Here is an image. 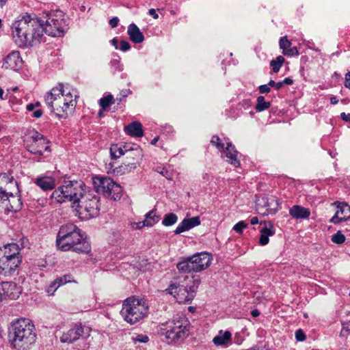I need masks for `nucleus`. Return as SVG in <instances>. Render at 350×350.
<instances>
[{
    "instance_id": "f257e3e1",
    "label": "nucleus",
    "mask_w": 350,
    "mask_h": 350,
    "mask_svg": "<svg viewBox=\"0 0 350 350\" xmlns=\"http://www.w3.org/2000/svg\"><path fill=\"white\" fill-rule=\"evenodd\" d=\"M56 246L63 252L72 251L79 254L88 253L90 245L85 233L73 224L62 226L57 234Z\"/></svg>"
},
{
    "instance_id": "f03ea898",
    "label": "nucleus",
    "mask_w": 350,
    "mask_h": 350,
    "mask_svg": "<svg viewBox=\"0 0 350 350\" xmlns=\"http://www.w3.org/2000/svg\"><path fill=\"white\" fill-rule=\"evenodd\" d=\"M36 330L29 319L14 320L8 329L10 345L16 350H28L36 341Z\"/></svg>"
},
{
    "instance_id": "7ed1b4c3",
    "label": "nucleus",
    "mask_w": 350,
    "mask_h": 350,
    "mask_svg": "<svg viewBox=\"0 0 350 350\" xmlns=\"http://www.w3.org/2000/svg\"><path fill=\"white\" fill-rule=\"evenodd\" d=\"M87 190L88 187L81 180H64L63 184L52 192L51 199L57 204L70 202L75 204Z\"/></svg>"
},
{
    "instance_id": "20e7f679",
    "label": "nucleus",
    "mask_w": 350,
    "mask_h": 350,
    "mask_svg": "<svg viewBox=\"0 0 350 350\" xmlns=\"http://www.w3.org/2000/svg\"><path fill=\"white\" fill-rule=\"evenodd\" d=\"M148 311L146 299L132 296L123 301L120 314L126 323L134 325L148 317Z\"/></svg>"
},
{
    "instance_id": "39448f33",
    "label": "nucleus",
    "mask_w": 350,
    "mask_h": 350,
    "mask_svg": "<svg viewBox=\"0 0 350 350\" xmlns=\"http://www.w3.org/2000/svg\"><path fill=\"white\" fill-rule=\"evenodd\" d=\"M18 244L10 243L0 247V275H11L18 267L22 256Z\"/></svg>"
},
{
    "instance_id": "423d86ee",
    "label": "nucleus",
    "mask_w": 350,
    "mask_h": 350,
    "mask_svg": "<svg viewBox=\"0 0 350 350\" xmlns=\"http://www.w3.org/2000/svg\"><path fill=\"white\" fill-rule=\"evenodd\" d=\"M44 100L51 111L59 119L67 118L69 113L75 110L77 103L75 100H64L62 96L50 92L45 94Z\"/></svg>"
},
{
    "instance_id": "0eeeda50",
    "label": "nucleus",
    "mask_w": 350,
    "mask_h": 350,
    "mask_svg": "<svg viewBox=\"0 0 350 350\" xmlns=\"http://www.w3.org/2000/svg\"><path fill=\"white\" fill-rule=\"evenodd\" d=\"M190 322L183 314L176 316L165 332L168 343H178L183 341L189 334Z\"/></svg>"
},
{
    "instance_id": "6e6552de",
    "label": "nucleus",
    "mask_w": 350,
    "mask_h": 350,
    "mask_svg": "<svg viewBox=\"0 0 350 350\" xmlns=\"http://www.w3.org/2000/svg\"><path fill=\"white\" fill-rule=\"evenodd\" d=\"M100 197L96 191L88 189L77 203V212L83 219H89L99 215Z\"/></svg>"
},
{
    "instance_id": "1a4fd4ad",
    "label": "nucleus",
    "mask_w": 350,
    "mask_h": 350,
    "mask_svg": "<svg viewBox=\"0 0 350 350\" xmlns=\"http://www.w3.org/2000/svg\"><path fill=\"white\" fill-rule=\"evenodd\" d=\"M92 183L96 193L98 194L101 193L107 198L116 201L120 200L122 196L121 186L109 177H93Z\"/></svg>"
},
{
    "instance_id": "9d476101",
    "label": "nucleus",
    "mask_w": 350,
    "mask_h": 350,
    "mask_svg": "<svg viewBox=\"0 0 350 350\" xmlns=\"http://www.w3.org/2000/svg\"><path fill=\"white\" fill-rule=\"evenodd\" d=\"M64 17V12L59 10L46 13L42 18L46 25V34L53 37L62 36L67 26Z\"/></svg>"
},
{
    "instance_id": "9b49d317",
    "label": "nucleus",
    "mask_w": 350,
    "mask_h": 350,
    "mask_svg": "<svg viewBox=\"0 0 350 350\" xmlns=\"http://www.w3.org/2000/svg\"><path fill=\"white\" fill-rule=\"evenodd\" d=\"M30 24L27 14L21 19L14 21L12 26V36L15 44L20 48L25 49L31 46Z\"/></svg>"
},
{
    "instance_id": "f8f14e48",
    "label": "nucleus",
    "mask_w": 350,
    "mask_h": 350,
    "mask_svg": "<svg viewBox=\"0 0 350 350\" xmlns=\"http://www.w3.org/2000/svg\"><path fill=\"white\" fill-rule=\"evenodd\" d=\"M211 144L219 151H223L227 158V161L235 167L241 165V162L237 156L239 152L235 149L228 138L221 139L218 135H215L211 139Z\"/></svg>"
},
{
    "instance_id": "ddd939ff",
    "label": "nucleus",
    "mask_w": 350,
    "mask_h": 350,
    "mask_svg": "<svg viewBox=\"0 0 350 350\" xmlns=\"http://www.w3.org/2000/svg\"><path fill=\"white\" fill-rule=\"evenodd\" d=\"M49 142L44 136L33 131L26 140L27 150L31 154L42 155L44 151L50 150Z\"/></svg>"
},
{
    "instance_id": "4468645a",
    "label": "nucleus",
    "mask_w": 350,
    "mask_h": 350,
    "mask_svg": "<svg viewBox=\"0 0 350 350\" xmlns=\"http://www.w3.org/2000/svg\"><path fill=\"white\" fill-rule=\"evenodd\" d=\"M90 329L85 327L81 323L72 324L70 327L63 332L60 341L63 343H73L80 338H85L90 336Z\"/></svg>"
},
{
    "instance_id": "2eb2a0df",
    "label": "nucleus",
    "mask_w": 350,
    "mask_h": 350,
    "mask_svg": "<svg viewBox=\"0 0 350 350\" xmlns=\"http://www.w3.org/2000/svg\"><path fill=\"white\" fill-rule=\"evenodd\" d=\"M167 290L180 304H189L195 297L194 291H190L189 285L180 284L179 282L172 283Z\"/></svg>"
},
{
    "instance_id": "dca6fc26",
    "label": "nucleus",
    "mask_w": 350,
    "mask_h": 350,
    "mask_svg": "<svg viewBox=\"0 0 350 350\" xmlns=\"http://www.w3.org/2000/svg\"><path fill=\"white\" fill-rule=\"evenodd\" d=\"M27 18L30 24L31 43L33 42H40L44 33H46V25L44 23V19L31 18L29 14H27Z\"/></svg>"
},
{
    "instance_id": "f3484780",
    "label": "nucleus",
    "mask_w": 350,
    "mask_h": 350,
    "mask_svg": "<svg viewBox=\"0 0 350 350\" xmlns=\"http://www.w3.org/2000/svg\"><path fill=\"white\" fill-rule=\"evenodd\" d=\"M49 92L58 94L59 96H62L64 100L68 98L77 101V99L79 98L78 90L69 83H58L57 85L53 87Z\"/></svg>"
},
{
    "instance_id": "a211bd4d",
    "label": "nucleus",
    "mask_w": 350,
    "mask_h": 350,
    "mask_svg": "<svg viewBox=\"0 0 350 350\" xmlns=\"http://www.w3.org/2000/svg\"><path fill=\"white\" fill-rule=\"evenodd\" d=\"M334 205L336 206V211L329 219L330 223L338 224L350 219V206L347 203L335 202Z\"/></svg>"
},
{
    "instance_id": "6ab92c4d",
    "label": "nucleus",
    "mask_w": 350,
    "mask_h": 350,
    "mask_svg": "<svg viewBox=\"0 0 350 350\" xmlns=\"http://www.w3.org/2000/svg\"><path fill=\"white\" fill-rule=\"evenodd\" d=\"M23 64V61L21 57L20 52L13 51L3 59L1 67L4 69L17 70L22 68Z\"/></svg>"
},
{
    "instance_id": "aec40b11",
    "label": "nucleus",
    "mask_w": 350,
    "mask_h": 350,
    "mask_svg": "<svg viewBox=\"0 0 350 350\" xmlns=\"http://www.w3.org/2000/svg\"><path fill=\"white\" fill-rule=\"evenodd\" d=\"M191 260L193 262L196 267V271H202L208 268L212 260V256L208 252H198L191 256Z\"/></svg>"
},
{
    "instance_id": "412c9836",
    "label": "nucleus",
    "mask_w": 350,
    "mask_h": 350,
    "mask_svg": "<svg viewBox=\"0 0 350 350\" xmlns=\"http://www.w3.org/2000/svg\"><path fill=\"white\" fill-rule=\"evenodd\" d=\"M2 294L4 299H16L21 294L22 288L13 282H3L1 283Z\"/></svg>"
},
{
    "instance_id": "4be33fe9",
    "label": "nucleus",
    "mask_w": 350,
    "mask_h": 350,
    "mask_svg": "<svg viewBox=\"0 0 350 350\" xmlns=\"http://www.w3.org/2000/svg\"><path fill=\"white\" fill-rule=\"evenodd\" d=\"M200 217L196 216L189 219L185 218L176 227L174 231L175 234H179L182 232L188 231L191 228L200 224Z\"/></svg>"
},
{
    "instance_id": "5701e85b",
    "label": "nucleus",
    "mask_w": 350,
    "mask_h": 350,
    "mask_svg": "<svg viewBox=\"0 0 350 350\" xmlns=\"http://www.w3.org/2000/svg\"><path fill=\"white\" fill-rule=\"evenodd\" d=\"M260 233L258 243L260 245L265 246L269 242V237L275 233L273 224L271 221H265L264 226L260 229Z\"/></svg>"
},
{
    "instance_id": "b1692460",
    "label": "nucleus",
    "mask_w": 350,
    "mask_h": 350,
    "mask_svg": "<svg viewBox=\"0 0 350 350\" xmlns=\"http://www.w3.org/2000/svg\"><path fill=\"white\" fill-rule=\"evenodd\" d=\"M262 206L266 208V210L262 215H274L278 210V206L280 205V200L274 196L269 198L267 196L262 197Z\"/></svg>"
},
{
    "instance_id": "393cba45",
    "label": "nucleus",
    "mask_w": 350,
    "mask_h": 350,
    "mask_svg": "<svg viewBox=\"0 0 350 350\" xmlns=\"http://www.w3.org/2000/svg\"><path fill=\"white\" fill-rule=\"evenodd\" d=\"M142 157V150L139 146H135L134 150H131L126 154L125 162L129 164L131 168L135 169L139 165Z\"/></svg>"
},
{
    "instance_id": "a878e982",
    "label": "nucleus",
    "mask_w": 350,
    "mask_h": 350,
    "mask_svg": "<svg viewBox=\"0 0 350 350\" xmlns=\"http://www.w3.org/2000/svg\"><path fill=\"white\" fill-rule=\"evenodd\" d=\"M33 183L44 191H51L55 187V179L49 176H38Z\"/></svg>"
},
{
    "instance_id": "bb28decb",
    "label": "nucleus",
    "mask_w": 350,
    "mask_h": 350,
    "mask_svg": "<svg viewBox=\"0 0 350 350\" xmlns=\"http://www.w3.org/2000/svg\"><path fill=\"white\" fill-rule=\"evenodd\" d=\"M127 33L131 41L135 44L142 43L144 40V36L143 33L135 23H131L129 25L127 29Z\"/></svg>"
},
{
    "instance_id": "cd10ccee",
    "label": "nucleus",
    "mask_w": 350,
    "mask_h": 350,
    "mask_svg": "<svg viewBox=\"0 0 350 350\" xmlns=\"http://www.w3.org/2000/svg\"><path fill=\"white\" fill-rule=\"evenodd\" d=\"M289 215L294 219H308L310 215V211L308 208L299 205H293L289 209Z\"/></svg>"
},
{
    "instance_id": "c85d7f7f",
    "label": "nucleus",
    "mask_w": 350,
    "mask_h": 350,
    "mask_svg": "<svg viewBox=\"0 0 350 350\" xmlns=\"http://www.w3.org/2000/svg\"><path fill=\"white\" fill-rule=\"evenodd\" d=\"M125 133L134 137H140L144 135L142 124L138 121H134L124 127Z\"/></svg>"
},
{
    "instance_id": "c756f323",
    "label": "nucleus",
    "mask_w": 350,
    "mask_h": 350,
    "mask_svg": "<svg viewBox=\"0 0 350 350\" xmlns=\"http://www.w3.org/2000/svg\"><path fill=\"white\" fill-rule=\"evenodd\" d=\"M177 269L180 273L196 272L193 262L191 260V256L183 258L176 265Z\"/></svg>"
},
{
    "instance_id": "7c9ffc66",
    "label": "nucleus",
    "mask_w": 350,
    "mask_h": 350,
    "mask_svg": "<svg viewBox=\"0 0 350 350\" xmlns=\"http://www.w3.org/2000/svg\"><path fill=\"white\" fill-rule=\"evenodd\" d=\"M232 334L230 331L223 332L220 330L219 334L213 339V342L216 346H226L231 341Z\"/></svg>"
},
{
    "instance_id": "2f4dec72",
    "label": "nucleus",
    "mask_w": 350,
    "mask_h": 350,
    "mask_svg": "<svg viewBox=\"0 0 350 350\" xmlns=\"http://www.w3.org/2000/svg\"><path fill=\"white\" fill-rule=\"evenodd\" d=\"M145 224L146 226H152L159 221V216L157 215V210L152 209L145 215Z\"/></svg>"
},
{
    "instance_id": "473e14b6",
    "label": "nucleus",
    "mask_w": 350,
    "mask_h": 350,
    "mask_svg": "<svg viewBox=\"0 0 350 350\" xmlns=\"http://www.w3.org/2000/svg\"><path fill=\"white\" fill-rule=\"evenodd\" d=\"M134 169L131 168V165L126 162H124L122 165L115 167L113 170V173L116 176H120L124 174H127L133 171Z\"/></svg>"
},
{
    "instance_id": "72a5a7b5",
    "label": "nucleus",
    "mask_w": 350,
    "mask_h": 350,
    "mask_svg": "<svg viewBox=\"0 0 350 350\" xmlns=\"http://www.w3.org/2000/svg\"><path fill=\"white\" fill-rule=\"evenodd\" d=\"M110 154L112 159H118L126 154L120 144H112L110 147Z\"/></svg>"
},
{
    "instance_id": "f704fd0d",
    "label": "nucleus",
    "mask_w": 350,
    "mask_h": 350,
    "mask_svg": "<svg viewBox=\"0 0 350 350\" xmlns=\"http://www.w3.org/2000/svg\"><path fill=\"white\" fill-rule=\"evenodd\" d=\"M178 221V216L173 213L165 214L163 221L162 224L164 226H171L176 224Z\"/></svg>"
},
{
    "instance_id": "c9c22d12",
    "label": "nucleus",
    "mask_w": 350,
    "mask_h": 350,
    "mask_svg": "<svg viewBox=\"0 0 350 350\" xmlns=\"http://www.w3.org/2000/svg\"><path fill=\"white\" fill-rule=\"evenodd\" d=\"M284 61L285 59L282 55H279L275 59H272L271 61L270 66L272 68L273 72L277 73L279 72Z\"/></svg>"
},
{
    "instance_id": "e433bc0d",
    "label": "nucleus",
    "mask_w": 350,
    "mask_h": 350,
    "mask_svg": "<svg viewBox=\"0 0 350 350\" xmlns=\"http://www.w3.org/2000/svg\"><path fill=\"white\" fill-rule=\"evenodd\" d=\"M55 281L59 287L66 284L67 283L76 282L71 274H64L62 276L57 277L55 279Z\"/></svg>"
},
{
    "instance_id": "4c0bfd02",
    "label": "nucleus",
    "mask_w": 350,
    "mask_h": 350,
    "mask_svg": "<svg viewBox=\"0 0 350 350\" xmlns=\"http://www.w3.org/2000/svg\"><path fill=\"white\" fill-rule=\"evenodd\" d=\"M270 105V102L266 101L264 96H260L257 98V103L255 108L257 111H262L267 109Z\"/></svg>"
},
{
    "instance_id": "58836bf2",
    "label": "nucleus",
    "mask_w": 350,
    "mask_h": 350,
    "mask_svg": "<svg viewBox=\"0 0 350 350\" xmlns=\"http://www.w3.org/2000/svg\"><path fill=\"white\" fill-rule=\"evenodd\" d=\"M12 201H10V210L13 212L20 211L23 207V202L20 196L16 198L13 196Z\"/></svg>"
},
{
    "instance_id": "ea45409f",
    "label": "nucleus",
    "mask_w": 350,
    "mask_h": 350,
    "mask_svg": "<svg viewBox=\"0 0 350 350\" xmlns=\"http://www.w3.org/2000/svg\"><path fill=\"white\" fill-rule=\"evenodd\" d=\"M113 103V96L111 94H109L106 96L102 97L99 100V105L102 108V110H105L107 107Z\"/></svg>"
},
{
    "instance_id": "a19ab883",
    "label": "nucleus",
    "mask_w": 350,
    "mask_h": 350,
    "mask_svg": "<svg viewBox=\"0 0 350 350\" xmlns=\"http://www.w3.org/2000/svg\"><path fill=\"white\" fill-rule=\"evenodd\" d=\"M155 171L163 176L165 178H166L167 180H172V173L170 170L167 169L165 167L163 166H157L155 168Z\"/></svg>"
},
{
    "instance_id": "79ce46f5",
    "label": "nucleus",
    "mask_w": 350,
    "mask_h": 350,
    "mask_svg": "<svg viewBox=\"0 0 350 350\" xmlns=\"http://www.w3.org/2000/svg\"><path fill=\"white\" fill-rule=\"evenodd\" d=\"M292 43L288 40L286 36L280 38L279 41L280 48L282 50V53L291 46Z\"/></svg>"
},
{
    "instance_id": "37998d69",
    "label": "nucleus",
    "mask_w": 350,
    "mask_h": 350,
    "mask_svg": "<svg viewBox=\"0 0 350 350\" xmlns=\"http://www.w3.org/2000/svg\"><path fill=\"white\" fill-rule=\"evenodd\" d=\"M332 241L336 244H342L345 241V237L340 231H338L332 235Z\"/></svg>"
},
{
    "instance_id": "c03bdc74",
    "label": "nucleus",
    "mask_w": 350,
    "mask_h": 350,
    "mask_svg": "<svg viewBox=\"0 0 350 350\" xmlns=\"http://www.w3.org/2000/svg\"><path fill=\"white\" fill-rule=\"evenodd\" d=\"M0 178L8 183H14V185L17 187L18 192V193L20 192L19 189H18V182L14 180V178L12 176H10L6 173H1V174H0Z\"/></svg>"
},
{
    "instance_id": "a18cd8bd",
    "label": "nucleus",
    "mask_w": 350,
    "mask_h": 350,
    "mask_svg": "<svg viewBox=\"0 0 350 350\" xmlns=\"http://www.w3.org/2000/svg\"><path fill=\"white\" fill-rule=\"evenodd\" d=\"M59 288L55 280L52 281L46 288V292L48 295H53L55 291Z\"/></svg>"
},
{
    "instance_id": "49530a36",
    "label": "nucleus",
    "mask_w": 350,
    "mask_h": 350,
    "mask_svg": "<svg viewBox=\"0 0 350 350\" xmlns=\"http://www.w3.org/2000/svg\"><path fill=\"white\" fill-rule=\"evenodd\" d=\"M247 227V223H245L244 221H240L234 226L233 230L239 234H242L243 229L246 228Z\"/></svg>"
},
{
    "instance_id": "de8ad7c7",
    "label": "nucleus",
    "mask_w": 350,
    "mask_h": 350,
    "mask_svg": "<svg viewBox=\"0 0 350 350\" xmlns=\"http://www.w3.org/2000/svg\"><path fill=\"white\" fill-rule=\"evenodd\" d=\"M132 340L134 342H142V343H146L149 340V338L147 335L145 334H137L136 336L132 337Z\"/></svg>"
},
{
    "instance_id": "09e8293b",
    "label": "nucleus",
    "mask_w": 350,
    "mask_h": 350,
    "mask_svg": "<svg viewBox=\"0 0 350 350\" xmlns=\"http://www.w3.org/2000/svg\"><path fill=\"white\" fill-rule=\"evenodd\" d=\"M10 197H13V193L7 192L3 187H0V200L3 202L8 200Z\"/></svg>"
},
{
    "instance_id": "8fccbe9b",
    "label": "nucleus",
    "mask_w": 350,
    "mask_h": 350,
    "mask_svg": "<svg viewBox=\"0 0 350 350\" xmlns=\"http://www.w3.org/2000/svg\"><path fill=\"white\" fill-rule=\"evenodd\" d=\"M192 282H193V284L191 286H189V288H190V291H194V296H196V292L201 282V280L199 278H194L193 277H192Z\"/></svg>"
},
{
    "instance_id": "3c124183",
    "label": "nucleus",
    "mask_w": 350,
    "mask_h": 350,
    "mask_svg": "<svg viewBox=\"0 0 350 350\" xmlns=\"http://www.w3.org/2000/svg\"><path fill=\"white\" fill-rule=\"evenodd\" d=\"M283 54L286 56H297L299 55V51L296 46L290 47L287 50H286Z\"/></svg>"
},
{
    "instance_id": "603ef678",
    "label": "nucleus",
    "mask_w": 350,
    "mask_h": 350,
    "mask_svg": "<svg viewBox=\"0 0 350 350\" xmlns=\"http://www.w3.org/2000/svg\"><path fill=\"white\" fill-rule=\"evenodd\" d=\"M131 47V44L128 41L122 40L120 44V46H118V49L123 52H126L130 50Z\"/></svg>"
},
{
    "instance_id": "864d4df0",
    "label": "nucleus",
    "mask_w": 350,
    "mask_h": 350,
    "mask_svg": "<svg viewBox=\"0 0 350 350\" xmlns=\"http://www.w3.org/2000/svg\"><path fill=\"white\" fill-rule=\"evenodd\" d=\"M41 107V103L39 101L36 102L35 103H29L26 105V109L27 111L30 112L34 110L36 108L38 109V107Z\"/></svg>"
},
{
    "instance_id": "5fc2aeb1",
    "label": "nucleus",
    "mask_w": 350,
    "mask_h": 350,
    "mask_svg": "<svg viewBox=\"0 0 350 350\" xmlns=\"http://www.w3.org/2000/svg\"><path fill=\"white\" fill-rule=\"evenodd\" d=\"M306 338L304 332L301 329L296 331L295 338L297 341H304L306 340Z\"/></svg>"
},
{
    "instance_id": "6e6d98bb",
    "label": "nucleus",
    "mask_w": 350,
    "mask_h": 350,
    "mask_svg": "<svg viewBox=\"0 0 350 350\" xmlns=\"http://www.w3.org/2000/svg\"><path fill=\"white\" fill-rule=\"evenodd\" d=\"M258 90L260 94H268L271 90L270 85L269 83L261 85L258 87Z\"/></svg>"
},
{
    "instance_id": "4d7b16f0",
    "label": "nucleus",
    "mask_w": 350,
    "mask_h": 350,
    "mask_svg": "<svg viewBox=\"0 0 350 350\" xmlns=\"http://www.w3.org/2000/svg\"><path fill=\"white\" fill-rule=\"evenodd\" d=\"M31 112H32V113L31 114V117L35 118H40L42 117V116L43 114V111L41 109L36 108Z\"/></svg>"
},
{
    "instance_id": "13d9d810",
    "label": "nucleus",
    "mask_w": 350,
    "mask_h": 350,
    "mask_svg": "<svg viewBox=\"0 0 350 350\" xmlns=\"http://www.w3.org/2000/svg\"><path fill=\"white\" fill-rule=\"evenodd\" d=\"M120 145L122 146V148L124 150L126 154H127L129 151H131V150H134V148H135V146H137L136 145L131 144H120Z\"/></svg>"
},
{
    "instance_id": "bf43d9fd",
    "label": "nucleus",
    "mask_w": 350,
    "mask_h": 350,
    "mask_svg": "<svg viewBox=\"0 0 350 350\" xmlns=\"http://www.w3.org/2000/svg\"><path fill=\"white\" fill-rule=\"evenodd\" d=\"M269 85L271 88H275L277 90H280L282 88V85L281 81L275 82L273 80L271 79L269 81Z\"/></svg>"
},
{
    "instance_id": "052dcab7",
    "label": "nucleus",
    "mask_w": 350,
    "mask_h": 350,
    "mask_svg": "<svg viewBox=\"0 0 350 350\" xmlns=\"http://www.w3.org/2000/svg\"><path fill=\"white\" fill-rule=\"evenodd\" d=\"M119 21V18L117 16H114L109 20V24L111 28H115L118 25Z\"/></svg>"
},
{
    "instance_id": "680f3d73",
    "label": "nucleus",
    "mask_w": 350,
    "mask_h": 350,
    "mask_svg": "<svg viewBox=\"0 0 350 350\" xmlns=\"http://www.w3.org/2000/svg\"><path fill=\"white\" fill-rule=\"evenodd\" d=\"M347 332L348 334H350V322L342 323V332Z\"/></svg>"
},
{
    "instance_id": "e2e57ef3",
    "label": "nucleus",
    "mask_w": 350,
    "mask_h": 350,
    "mask_svg": "<svg viewBox=\"0 0 350 350\" xmlns=\"http://www.w3.org/2000/svg\"><path fill=\"white\" fill-rule=\"evenodd\" d=\"M340 118L345 122H350V113L342 112L340 113Z\"/></svg>"
},
{
    "instance_id": "0e129e2a",
    "label": "nucleus",
    "mask_w": 350,
    "mask_h": 350,
    "mask_svg": "<svg viewBox=\"0 0 350 350\" xmlns=\"http://www.w3.org/2000/svg\"><path fill=\"white\" fill-rule=\"evenodd\" d=\"M282 86L284 85H292L293 80L290 77H286L283 81H281Z\"/></svg>"
},
{
    "instance_id": "69168bd1",
    "label": "nucleus",
    "mask_w": 350,
    "mask_h": 350,
    "mask_svg": "<svg viewBox=\"0 0 350 350\" xmlns=\"http://www.w3.org/2000/svg\"><path fill=\"white\" fill-rule=\"evenodd\" d=\"M148 14L152 16L154 19H157L159 18V15L157 14L156 10L153 8L149 10Z\"/></svg>"
},
{
    "instance_id": "338daca9",
    "label": "nucleus",
    "mask_w": 350,
    "mask_h": 350,
    "mask_svg": "<svg viewBox=\"0 0 350 350\" xmlns=\"http://www.w3.org/2000/svg\"><path fill=\"white\" fill-rule=\"evenodd\" d=\"M344 85L346 88L350 90V77H348V76H347L346 75L345 76Z\"/></svg>"
},
{
    "instance_id": "774afa93",
    "label": "nucleus",
    "mask_w": 350,
    "mask_h": 350,
    "mask_svg": "<svg viewBox=\"0 0 350 350\" xmlns=\"http://www.w3.org/2000/svg\"><path fill=\"white\" fill-rule=\"evenodd\" d=\"M329 100L332 105H336L338 103V99L334 95L330 96Z\"/></svg>"
}]
</instances>
